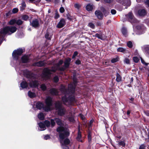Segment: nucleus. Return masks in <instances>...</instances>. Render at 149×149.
<instances>
[{
  "mask_svg": "<svg viewBox=\"0 0 149 149\" xmlns=\"http://www.w3.org/2000/svg\"><path fill=\"white\" fill-rule=\"evenodd\" d=\"M30 25L33 27L36 28L39 26V23L38 20L37 19H34L32 22H30Z\"/></svg>",
  "mask_w": 149,
  "mask_h": 149,
  "instance_id": "obj_13",
  "label": "nucleus"
},
{
  "mask_svg": "<svg viewBox=\"0 0 149 149\" xmlns=\"http://www.w3.org/2000/svg\"><path fill=\"white\" fill-rule=\"evenodd\" d=\"M44 123L45 125L47 127H49L50 125V122L48 120H45Z\"/></svg>",
  "mask_w": 149,
  "mask_h": 149,
  "instance_id": "obj_35",
  "label": "nucleus"
},
{
  "mask_svg": "<svg viewBox=\"0 0 149 149\" xmlns=\"http://www.w3.org/2000/svg\"><path fill=\"white\" fill-rule=\"evenodd\" d=\"M95 36L98 38L99 39L102 40H103V37L101 34H100L98 33H96L95 34Z\"/></svg>",
  "mask_w": 149,
  "mask_h": 149,
  "instance_id": "obj_32",
  "label": "nucleus"
},
{
  "mask_svg": "<svg viewBox=\"0 0 149 149\" xmlns=\"http://www.w3.org/2000/svg\"><path fill=\"white\" fill-rule=\"evenodd\" d=\"M18 11V9L17 8H13L12 10V12L13 13H16Z\"/></svg>",
  "mask_w": 149,
  "mask_h": 149,
  "instance_id": "obj_55",
  "label": "nucleus"
},
{
  "mask_svg": "<svg viewBox=\"0 0 149 149\" xmlns=\"http://www.w3.org/2000/svg\"><path fill=\"white\" fill-rule=\"evenodd\" d=\"M59 15L57 13H55V15L54 16V18H55V19H57L58 18H59Z\"/></svg>",
  "mask_w": 149,
  "mask_h": 149,
  "instance_id": "obj_58",
  "label": "nucleus"
},
{
  "mask_svg": "<svg viewBox=\"0 0 149 149\" xmlns=\"http://www.w3.org/2000/svg\"><path fill=\"white\" fill-rule=\"evenodd\" d=\"M63 63V61L61 60L54 67H52L51 69H49L47 68H45L43 70V77L46 79H48L49 78L50 75L52 74V72H55L56 70L61 71L59 69L62 67H60V66L62 65Z\"/></svg>",
  "mask_w": 149,
  "mask_h": 149,
  "instance_id": "obj_3",
  "label": "nucleus"
},
{
  "mask_svg": "<svg viewBox=\"0 0 149 149\" xmlns=\"http://www.w3.org/2000/svg\"><path fill=\"white\" fill-rule=\"evenodd\" d=\"M50 138V136L49 135H46L44 137V139L45 140H47L49 139Z\"/></svg>",
  "mask_w": 149,
  "mask_h": 149,
  "instance_id": "obj_54",
  "label": "nucleus"
},
{
  "mask_svg": "<svg viewBox=\"0 0 149 149\" xmlns=\"http://www.w3.org/2000/svg\"><path fill=\"white\" fill-rule=\"evenodd\" d=\"M145 21L147 25L149 26V19H146Z\"/></svg>",
  "mask_w": 149,
  "mask_h": 149,
  "instance_id": "obj_60",
  "label": "nucleus"
},
{
  "mask_svg": "<svg viewBox=\"0 0 149 149\" xmlns=\"http://www.w3.org/2000/svg\"><path fill=\"white\" fill-rule=\"evenodd\" d=\"M118 61V58H113L111 60V62L112 63H115Z\"/></svg>",
  "mask_w": 149,
  "mask_h": 149,
  "instance_id": "obj_39",
  "label": "nucleus"
},
{
  "mask_svg": "<svg viewBox=\"0 0 149 149\" xmlns=\"http://www.w3.org/2000/svg\"><path fill=\"white\" fill-rule=\"evenodd\" d=\"M21 59L23 63H27L29 61V57L28 56H24L22 57Z\"/></svg>",
  "mask_w": 149,
  "mask_h": 149,
  "instance_id": "obj_22",
  "label": "nucleus"
},
{
  "mask_svg": "<svg viewBox=\"0 0 149 149\" xmlns=\"http://www.w3.org/2000/svg\"><path fill=\"white\" fill-rule=\"evenodd\" d=\"M79 116L80 117L81 119H82V120H85V121L86 122V120H85V117L84 115H82L81 114H80L79 115Z\"/></svg>",
  "mask_w": 149,
  "mask_h": 149,
  "instance_id": "obj_53",
  "label": "nucleus"
},
{
  "mask_svg": "<svg viewBox=\"0 0 149 149\" xmlns=\"http://www.w3.org/2000/svg\"><path fill=\"white\" fill-rule=\"evenodd\" d=\"M117 1L120 3H122L123 5H125L127 4L126 3L127 0H116Z\"/></svg>",
  "mask_w": 149,
  "mask_h": 149,
  "instance_id": "obj_30",
  "label": "nucleus"
},
{
  "mask_svg": "<svg viewBox=\"0 0 149 149\" xmlns=\"http://www.w3.org/2000/svg\"><path fill=\"white\" fill-rule=\"evenodd\" d=\"M45 63L44 61H40L38 62H36L33 64V65L34 66H37L38 67H42L45 66Z\"/></svg>",
  "mask_w": 149,
  "mask_h": 149,
  "instance_id": "obj_15",
  "label": "nucleus"
},
{
  "mask_svg": "<svg viewBox=\"0 0 149 149\" xmlns=\"http://www.w3.org/2000/svg\"><path fill=\"white\" fill-rule=\"evenodd\" d=\"M59 11L61 13H63L64 12L65 9L63 7H62L60 8Z\"/></svg>",
  "mask_w": 149,
  "mask_h": 149,
  "instance_id": "obj_51",
  "label": "nucleus"
},
{
  "mask_svg": "<svg viewBox=\"0 0 149 149\" xmlns=\"http://www.w3.org/2000/svg\"><path fill=\"white\" fill-rule=\"evenodd\" d=\"M102 24V23L100 22H98L97 23V25L98 26H101Z\"/></svg>",
  "mask_w": 149,
  "mask_h": 149,
  "instance_id": "obj_62",
  "label": "nucleus"
},
{
  "mask_svg": "<svg viewBox=\"0 0 149 149\" xmlns=\"http://www.w3.org/2000/svg\"><path fill=\"white\" fill-rule=\"evenodd\" d=\"M16 27L14 26H7L1 29L0 31V36H1L3 38L6 34L10 35L15 32L17 30Z\"/></svg>",
  "mask_w": 149,
  "mask_h": 149,
  "instance_id": "obj_5",
  "label": "nucleus"
},
{
  "mask_svg": "<svg viewBox=\"0 0 149 149\" xmlns=\"http://www.w3.org/2000/svg\"><path fill=\"white\" fill-rule=\"evenodd\" d=\"M16 22V21L15 20L13 19L10 20L9 22V24L10 25H13V24L15 23Z\"/></svg>",
  "mask_w": 149,
  "mask_h": 149,
  "instance_id": "obj_38",
  "label": "nucleus"
},
{
  "mask_svg": "<svg viewBox=\"0 0 149 149\" xmlns=\"http://www.w3.org/2000/svg\"><path fill=\"white\" fill-rule=\"evenodd\" d=\"M20 6V10H24L26 7V4L23 1L21 3Z\"/></svg>",
  "mask_w": 149,
  "mask_h": 149,
  "instance_id": "obj_31",
  "label": "nucleus"
},
{
  "mask_svg": "<svg viewBox=\"0 0 149 149\" xmlns=\"http://www.w3.org/2000/svg\"><path fill=\"white\" fill-rule=\"evenodd\" d=\"M67 18L70 20L72 21L73 20V17L72 16H71L69 15H67Z\"/></svg>",
  "mask_w": 149,
  "mask_h": 149,
  "instance_id": "obj_40",
  "label": "nucleus"
},
{
  "mask_svg": "<svg viewBox=\"0 0 149 149\" xmlns=\"http://www.w3.org/2000/svg\"><path fill=\"white\" fill-rule=\"evenodd\" d=\"M138 14L140 16H144L146 14L145 9H140L138 11Z\"/></svg>",
  "mask_w": 149,
  "mask_h": 149,
  "instance_id": "obj_19",
  "label": "nucleus"
},
{
  "mask_svg": "<svg viewBox=\"0 0 149 149\" xmlns=\"http://www.w3.org/2000/svg\"><path fill=\"white\" fill-rule=\"evenodd\" d=\"M127 17L131 23H135L138 22V21L134 17L132 13L131 12L128 14Z\"/></svg>",
  "mask_w": 149,
  "mask_h": 149,
  "instance_id": "obj_12",
  "label": "nucleus"
},
{
  "mask_svg": "<svg viewBox=\"0 0 149 149\" xmlns=\"http://www.w3.org/2000/svg\"><path fill=\"white\" fill-rule=\"evenodd\" d=\"M65 24V21L64 19H61L57 25V27L58 28H61L63 27Z\"/></svg>",
  "mask_w": 149,
  "mask_h": 149,
  "instance_id": "obj_16",
  "label": "nucleus"
},
{
  "mask_svg": "<svg viewBox=\"0 0 149 149\" xmlns=\"http://www.w3.org/2000/svg\"><path fill=\"white\" fill-rule=\"evenodd\" d=\"M95 14L97 17L100 19H103V15L102 13L100 10H96L95 12Z\"/></svg>",
  "mask_w": 149,
  "mask_h": 149,
  "instance_id": "obj_14",
  "label": "nucleus"
},
{
  "mask_svg": "<svg viewBox=\"0 0 149 149\" xmlns=\"http://www.w3.org/2000/svg\"><path fill=\"white\" fill-rule=\"evenodd\" d=\"M78 54V52L77 51H75L74 53L73 54L72 56V58H74L76 56H77Z\"/></svg>",
  "mask_w": 149,
  "mask_h": 149,
  "instance_id": "obj_52",
  "label": "nucleus"
},
{
  "mask_svg": "<svg viewBox=\"0 0 149 149\" xmlns=\"http://www.w3.org/2000/svg\"><path fill=\"white\" fill-rule=\"evenodd\" d=\"M101 9L103 12L104 15L105 17L107 16L109 13V12L108 10H105V8L102 7H101Z\"/></svg>",
  "mask_w": 149,
  "mask_h": 149,
  "instance_id": "obj_20",
  "label": "nucleus"
},
{
  "mask_svg": "<svg viewBox=\"0 0 149 149\" xmlns=\"http://www.w3.org/2000/svg\"><path fill=\"white\" fill-rule=\"evenodd\" d=\"M49 34L48 33H46L45 35V38L48 39H50V37H49Z\"/></svg>",
  "mask_w": 149,
  "mask_h": 149,
  "instance_id": "obj_50",
  "label": "nucleus"
},
{
  "mask_svg": "<svg viewBox=\"0 0 149 149\" xmlns=\"http://www.w3.org/2000/svg\"><path fill=\"white\" fill-rule=\"evenodd\" d=\"M145 114L147 116H149V111H146L144 112Z\"/></svg>",
  "mask_w": 149,
  "mask_h": 149,
  "instance_id": "obj_64",
  "label": "nucleus"
},
{
  "mask_svg": "<svg viewBox=\"0 0 149 149\" xmlns=\"http://www.w3.org/2000/svg\"><path fill=\"white\" fill-rule=\"evenodd\" d=\"M25 75L27 77L30 79L29 86L30 87H36L38 86V81L33 79V77L30 72H27L26 74Z\"/></svg>",
  "mask_w": 149,
  "mask_h": 149,
  "instance_id": "obj_7",
  "label": "nucleus"
},
{
  "mask_svg": "<svg viewBox=\"0 0 149 149\" xmlns=\"http://www.w3.org/2000/svg\"><path fill=\"white\" fill-rule=\"evenodd\" d=\"M16 23L18 25H20L23 23V22L20 19H18L16 21Z\"/></svg>",
  "mask_w": 149,
  "mask_h": 149,
  "instance_id": "obj_37",
  "label": "nucleus"
},
{
  "mask_svg": "<svg viewBox=\"0 0 149 149\" xmlns=\"http://www.w3.org/2000/svg\"><path fill=\"white\" fill-rule=\"evenodd\" d=\"M111 12L113 15H114L116 13V11L114 9H112L111 10Z\"/></svg>",
  "mask_w": 149,
  "mask_h": 149,
  "instance_id": "obj_56",
  "label": "nucleus"
},
{
  "mask_svg": "<svg viewBox=\"0 0 149 149\" xmlns=\"http://www.w3.org/2000/svg\"><path fill=\"white\" fill-rule=\"evenodd\" d=\"M88 26L92 29H94L95 27L94 25L91 23H89L88 24Z\"/></svg>",
  "mask_w": 149,
  "mask_h": 149,
  "instance_id": "obj_46",
  "label": "nucleus"
},
{
  "mask_svg": "<svg viewBox=\"0 0 149 149\" xmlns=\"http://www.w3.org/2000/svg\"><path fill=\"white\" fill-rule=\"evenodd\" d=\"M116 81L118 82H119L121 81V77L120 75L118 73H117L116 75Z\"/></svg>",
  "mask_w": 149,
  "mask_h": 149,
  "instance_id": "obj_28",
  "label": "nucleus"
},
{
  "mask_svg": "<svg viewBox=\"0 0 149 149\" xmlns=\"http://www.w3.org/2000/svg\"><path fill=\"white\" fill-rule=\"evenodd\" d=\"M55 120L57 124L59 126L58 127V128H57V129L58 128H61V129H63H63L65 130V129H68L67 128L64 127V124L60 119L58 118H56L55 119Z\"/></svg>",
  "mask_w": 149,
  "mask_h": 149,
  "instance_id": "obj_11",
  "label": "nucleus"
},
{
  "mask_svg": "<svg viewBox=\"0 0 149 149\" xmlns=\"http://www.w3.org/2000/svg\"><path fill=\"white\" fill-rule=\"evenodd\" d=\"M59 80V78L57 76H55L54 78V81L55 82H57Z\"/></svg>",
  "mask_w": 149,
  "mask_h": 149,
  "instance_id": "obj_44",
  "label": "nucleus"
},
{
  "mask_svg": "<svg viewBox=\"0 0 149 149\" xmlns=\"http://www.w3.org/2000/svg\"><path fill=\"white\" fill-rule=\"evenodd\" d=\"M118 144L120 146H124L125 145V143L123 141L119 142Z\"/></svg>",
  "mask_w": 149,
  "mask_h": 149,
  "instance_id": "obj_45",
  "label": "nucleus"
},
{
  "mask_svg": "<svg viewBox=\"0 0 149 149\" xmlns=\"http://www.w3.org/2000/svg\"><path fill=\"white\" fill-rule=\"evenodd\" d=\"M74 6L75 8L78 9L80 8L81 6L79 4L76 3L74 4Z\"/></svg>",
  "mask_w": 149,
  "mask_h": 149,
  "instance_id": "obj_49",
  "label": "nucleus"
},
{
  "mask_svg": "<svg viewBox=\"0 0 149 149\" xmlns=\"http://www.w3.org/2000/svg\"><path fill=\"white\" fill-rule=\"evenodd\" d=\"M81 63V61L79 60H77L75 62V63L78 65L80 64Z\"/></svg>",
  "mask_w": 149,
  "mask_h": 149,
  "instance_id": "obj_59",
  "label": "nucleus"
},
{
  "mask_svg": "<svg viewBox=\"0 0 149 149\" xmlns=\"http://www.w3.org/2000/svg\"><path fill=\"white\" fill-rule=\"evenodd\" d=\"M145 3L146 5H147L149 7V0H146Z\"/></svg>",
  "mask_w": 149,
  "mask_h": 149,
  "instance_id": "obj_63",
  "label": "nucleus"
},
{
  "mask_svg": "<svg viewBox=\"0 0 149 149\" xmlns=\"http://www.w3.org/2000/svg\"><path fill=\"white\" fill-rule=\"evenodd\" d=\"M28 95L30 98H33L35 97L36 94L35 93L29 91L28 92Z\"/></svg>",
  "mask_w": 149,
  "mask_h": 149,
  "instance_id": "obj_29",
  "label": "nucleus"
},
{
  "mask_svg": "<svg viewBox=\"0 0 149 149\" xmlns=\"http://www.w3.org/2000/svg\"><path fill=\"white\" fill-rule=\"evenodd\" d=\"M29 18V17L28 16L26 15H23L22 17V19L25 21L27 20Z\"/></svg>",
  "mask_w": 149,
  "mask_h": 149,
  "instance_id": "obj_33",
  "label": "nucleus"
},
{
  "mask_svg": "<svg viewBox=\"0 0 149 149\" xmlns=\"http://www.w3.org/2000/svg\"><path fill=\"white\" fill-rule=\"evenodd\" d=\"M117 51L118 52L125 53L126 52V49L123 47H119L117 49Z\"/></svg>",
  "mask_w": 149,
  "mask_h": 149,
  "instance_id": "obj_26",
  "label": "nucleus"
},
{
  "mask_svg": "<svg viewBox=\"0 0 149 149\" xmlns=\"http://www.w3.org/2000/svg\"><path fill=\"white\" fill-rule=\"evenodd\" d=\"M81 132L79 129L78 135L77 137V141L82 142L81 140Z\"/></svg>",
  "mask_w": 149,
  "mask_h": 149,
  "instance_id": "obj_24",
  "label": "nucleus"
},
{
  "mask_svg": "<svg viewBox=\"0 0 149 149\" xmlns=\"http://www.w3.org/2000/svg\"><path fill=\"white\" fill-rule=\"evenodd\" d=\"M113 0H104V1L106 3H111Z\"/></svg>",
  "mask_w": 149,
  "mask_h": 149,
  "instance_id": "obj_57",
  "label": "nucleus"
},
{
  "mask_svg": "<svg viewBox=\"0 0 149 149\" xmlns=\"http://www.w3.org/2000/svg\"><path fill=\"white\" fill-rule=\"evenodd\" d=\"M63 129L58 128L57 129V132H58L59 137V140L61 144L62 147L64 149H68V147L66 145L69 144L70 141V140L65 138L68 137L70 135V132L68 129H65L63 130Z\"/></svg>",
  "mask_w": 149,
  "mask_h": 149,
  "instance_id": "obj_2",
  "label": "nucleus"
},
{
  "mask_svg": "<svg viewBox=\"0 0 149 149\" xmlns=\"http://www.w3.org/2000/svg\"><path fill=\"white\" fill-rule=\"evenodd\" d=\"M93 8V6L91 4H88L86 7V10L88 11H91Z\"/></svg>",
  "mask_w": 149,
  "mask_h": 149,
  "instance_id": "obj_25",
  "label": "nucleus"
},
{
  "mask_svg": "<svg viewBox=\"0 0 149 149\" xmlns=\"http://www.w3.org/2000/svg\"><path fill=\"white\" fill-rule=\"evenodd\" d=\"M145 50L146 52L149 54V46H147L145 47Z\"/></svg>",
  "mask_w": 149,
  "mask_h": 149,
  "instance_id": "obj_48",
  "label": "nucleus"
},
{
  "mask_svg": "<svg viewBox=\"0 0 149 149\" xmlns=\"http://www.w3.org/2000/svg\"><path fill=\"white\" fill-rule=\"evenodd\" d=\"M51 126L52 127H53L55 125V120L53 119H51Z\"/></svg>",
  "mask_w": 149,
  "mask_h": 149,
  "instance_id": "obj_43",
  "label": "nucleus"
},
{
  "mask_svg": "<svg viewBox=\"0 0 149 149\" xmlns=\"http://www.w3.org/2000/svg\"><path fill=\"white\" fill-rule=\"evenodd\" d=\"M121 31L123 34L125 36L127 35V29L125 27H123L121 29Z\"/></svg>",
  "mask_w": 149,
  "mask_h": 149,
  "instance_id": "obj_23",
  "label": "nucleus"
},
{
  "mask_svg": "<svg viewBox=\"0 0 149 149\" xmlns=\"http://www.w3.org/2000/svg\"><path fill=\"white\" fill-rule=\"evenodd\" d=\"M136 28L137 30L136 33L141 34L144 33L146 30V27L142 24H139L136 26Z\"/></svg>",
  "mask_w": 149,
  "mask_h": 149,
  "instance_id": "obj_8",
  "label": "nucleus"
},
{
  "mask_svg": "<svg viewBox=\"0 0 149 149\" xmlns=\"http://www.w3.org/2000/svg\"><path fill=\"white\" fill-rule=\"evenodd\" d=\"M45 103L46 105L44 106L43 104L40 102H37L36 104V108L39 109L43 108V109L46 111H48L51 110V106L52 104V98L50 97H48L45 100Z\"/></svg>",
  "mask_w": 149,
  "mask_h": 149,
  "instance_id": "obj_4",
  "label": "nucleus"
},
{
  "mask_svg": "<svg viewBox=\"0 0 149 149\" xmlns=\"http://www.w3.org/2000/svg\"><path fill=\"white\" fill-rule=\"evenodd\" d=\"M124 62L125 63L129 64L130 63V60L127 58H125L124 61Z\"/></svg>",
  "mask_w": 149,
  "mask_h": 149,
  "instance_id": "obj_34",
  "label": "nucleus"
},
{
  "mask_svg": "<svg viewBox=\"0 0 149 149\" xmlns=\"http://www.w3.org/2000/svg\"><path fill=\"white\" fill-rule=\"evenodd\" d=\"M145 147L143 145H142L140 146L139 149H145Z\"/></svg>",
  "mask_w": 149,
  "mask_h": 149,
  "instance_id": "obj_61",
  "label": "nucleus"
},
{
  "mask_svg": "<svg viewBox=\"0 0 149 149\" xmlns=\"http://www.w3.org/2000/svg\"><path fill=\"white\" fill-rule=\"evenodd\" d=\"M38 117L39 119L42 120L44 119L45 116L43 113H40L38 114Z\"/></svg>",
  "mask_w": 149,
  "mask_h": 149,
  "instance_id": "obj_27",
  "label": "nucleus"
},
{
  "mask_svg": "<svg viewBox=\"0 0 149 149\" xmlns=\"http://www.w3.org/2000/svg\"><path fill=\"white\" fill-rule=\"evenodd\" d=\"M55 107L56 110H57L58 115L61 116L65 114V111L62 107L61 102L59 101L56 102L55 104Z\"/></svg>",
  "mask_w": 149,
  "mask_h": 149,
  "instance_id": "obj_6",
  "label": "nucleus"
},
{
  "mask_svg": "<svg viewBox=\"0 0 149 149\" xmlns=\"http://www.w3.org/2000/svg\"><path fill=\"white\" fill-rule=\"evenodd\" d=\"M39 126L40 127V129H38L40 131H42L45 130V126L44 124L42 123H40L38 124Z\"/></svg>",
  "mask_w": 149,
  "mask_h": 149,
  "instance_id": "obj_18",
  "label": "nucleus"
},
{
  "mask_svg": "<svg viewBox=\"0 0 149 149\" xmlns=\"http://www.w3.org/2000/svg\"><path fill=\"white\" fill-rule=\"evenodd\" d=\"M71 61V59L70 58H67L66 59L64 62V65L59 69L61 71H64L69 67Z\"/></svg>",
  "mask_w": 149,
  "mask_h": 149,
  "instance_id": "obj_10",
  "label": "nucleus"
},
{
  "mask_svg": "<svg viewBox=\"0 0 149 149\" xmlns=\"http://www.w3.org/2000/svg\"><path fill=\"white\" fill-rule=\"evenodd\" d=\"M141 63H143V64L144 65H145L147 66L148 64V63H146L145 62L144 60H143V59H142V58H141Z\"/></svg>",
  "mask_w": 149,
  "mask_h": 149,
  "instance_id": "obj_47",
  "label": "nucleus"
},
{
  "mask_svg": "<svg viewBox=\"0 0 149 149\" xmlns=\"http://www.w3.org/2000/svg\"><path fill=\"white\" fill-rule=\"evenodd\" d=\"M127 46L129 48H131L132 47V42L130 41H129L127 43Z\"/></svg>",
  "mask_w": 149,
  "mask_h": 149,
  "instance_id": "obj_41",
  "label": "nucleus"
},
{
  "mask_svg": "<svg viewBox=\"0 0 149 149\" xmlns=\"http://www.w3.org/2000/svg\"><path fill=\"white\" fill-rule=\"evenodd\" d=\"M40 88L43 91H45L46 89V87L45 84H42L40 86Z\"/></svg>",
  "mask_w": 149,
  "mask_h": 149,
  "instance_id": "obj_36",
  "label": "nucleus"
},
{
  "mask_svg": "<svg viewBox=\"0 0 149 149\" xmlns=\"http://www.w3.org/2000/svg\"><path fill=\"white\" fill-rule=\"evenodd\" d=\"M77 83L75 80H74L73 84H70L68 86V91L63 87L61 89V91L65 94L64 96L63 97L62 100L63 103L66 105L71 103L72 102H75V99L74 96L70 97L68 95V93H73L74 91L75 84Z\"/></svg>",
  "mask_w": 149,
  "mask_h": 149,
  "instance_id": "obj_1",
  "label": "nucleus"
},
{
  "mask_svg": "<svg viewBox=\"0 0 149 149\" xmlns=\"http://www.w3.org/2000/svg\"><path fill=\"white\" fill-rule=\"evenodd\" d=\"M20 86L22 88H26L28 86V84L26 81H23L21 83Z\"/></svg>",
  "mask_w": 149,
  "mask_h": 149,
  "instance_id": "obj_21",
  "label": "nucleus"
},
{
  "mask_svg": "<svg viewBox=\"0 0 149 149\" xmlns=\"http://www.w3.org/2000/svg\"><path fill=\"white\" fill-rule=\"evenodd\" d=\"M50 93L53 95H58V92L57 90L55 88H52L50 90Z\"/></svg>",
  "mask_w": 149,
  "mask_h": 149,
  "instance_id": "obj_17",
  "label": "nucleus"
},
{
  "mask_svg": "<svg viewBox=\"0 0 149 149\" xmlns=\"http://www.w3.org/2000/svg\"><path fill=\"white\" fill-rule=\"evenodd\" d=\"M133 60L134 61L135 63L138 62L139 60V58L137 57L136 56H134L133 57Z\"/></svg>",
  "mask_w": 149,
  "mask_h": 149,
  "instance_id": "obj_42",
  "label": "nucleus"
},
{
  "mask_svg": "<svg viewBox=\"0 0 149 149\" xmlns=\"http://www.w3.org/2000/svg\"><path fill=\"white\" fill-rule=\"evenodd\" d=\"M23 52V50L21 49H19L17 50H15L12 53L13 58L16 60H17L19 56Z\"/></svg>",
  "mask_w": 149,
  "mask_h": 149,
  "instance_id": "obj_9",
  "label": "nucleus"
}]
</instances>
